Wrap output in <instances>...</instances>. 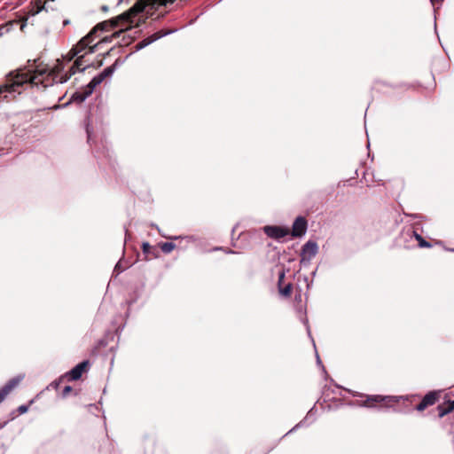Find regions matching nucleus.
Segmentation results:
<instances>
[{"label":"nucleus","instance_id":"f03ea898","mask_svg":"<svg viewBox=\"0 0 454 454\" xmlns=\"http://www.w3.org/2000/svg\"><path fill=\"white\" fill-rule=\"evenodd\" d=\"M115 66L116 63L111 67L105 68L100 74L93 77L92 80L86 85V87L73 94L71 99L78 103L83 102L88 97H90L93 93L95 88L98 85H99L106 77H109L114 74L115 70Z\"/></svg>","mask_w":454,"mask_h":454},{"label":"nucleus","instance_id":"bb28decb","mask_svg":"<svg viewBox=\"0 0 454 454\" xmlns=\"http://www.w3.org/2000/svg\"><path fill=\"white\" fill-rule=\"evenodd\" d=\"M69 23H70V20H65L63 21V26H67V25H68Z\"/></svg>","mask_w":454,"mask_h":454},{"label":"nucleus","instance_id":"b1692460","mask_svg":"<svg viewBox=\"0 0 454 454\" xmlns=\"http://www.w3.org/2000/svg\"><path fill=\"white\" fill-rule=\"evenodd\" d=\"M284 277H285V273H284V272H281V273L279 274V278H278V282H279V283L283 280Z\"/></svg>","mask_w":454,"mask_h":454},{"label":"nucleus","instance_id":"473e14b6","mask_svg":"<svg viewBox=\"0 0 454 454\" xmlns=\"http://www.w3.org/2000/svg\"><path fill=\"white\" fill-rule=\"evenodd\" d=\"M450 251L454 252V249H450Z\"/></svg>","mask_w":454,"mask_h":454},{"label":"nucleus","instance_id":"9b49d317","mask_svg":"<svg viewBox=\"0 0 454 454\" xmlns=\"http://www.w3.org/2000/svg\"><path fill=\"white\" fill-rule=\"evenodd\" d=\"M166 34H160V32L158 33H155L153 34V35H151L150 37H147L144 40H142L141 42H139L137 45H136V49L137 50H141L146 46H148L149 44H151L152 43H153L154 41L161 38L163 35H165Z\"/></svg>","mask_w":454,"mask_h":454},{"label":"nucleus","instance_id":"2eb2a0df","mask_svg":"<svg viewBox=\"0 0 454 454\" xmlns=\"http://www.w3.org/2000/svg\"><path fill=\"white\" fill-rule=\"evenodd\" d=\"M415 239L419 242L420 247H430L431 245L423 239V238L415 231H411Z\"/></svg>","mask_w":454,"mask_h":454},{"label":"nucleus","instance_id":"4468645a","mask_svg":"<svg viewBox=\"0 0 454 454\" xmlns=\"http://www.w3.org/2000/svg\"><path fill=\"white\" fill-rule=\"evenodd\" d=\"M176 248V245L172 242H165L160 245V249L165 254H169Z\"/></svg>","mask_w":454,"mask_h":454},{"label":"nucleus","instance_id":"a878e982","mask_svg":"<svg viewBox=\"0 0 454 454\" xmlns=\"http://www.w3.org/2000/svg\"><path fill=\"white\" fill-rule=\"evenodd\" d=\"M51 386L52 387H54V388H57V381H52V382L51 383Z\"/></svg>","mask_w":454,"mask_h":454},{"label":"nucleus","instance_id":"9d476101","mask_svg":"<svg viewBox=\"0 0 454 454\" xmlns=\"http://www.w3.org/2000/svg\"><path fill=\"white\" fill-rule=\"evenodd\" d=\"M307 221L305 218L299 216L293 223L292 235L294 237H301L306 233Z\"/></svg>","mask_w":454,"mask_h":454},{"label":"nucleus","instance_id":"f8f14e48","mask_svg":"<svg viewBox=\"0 0 454 454\" xmlns=\"http://www.w3.org/2000/svg\"><path fill=\"white\" fill-rule=\"evenodd\" d=\"M454 410V401H449L444 405H439L438 411H439V417L442 418L446 414L450 413Z\"/></svg>","mask_w":454,"mask_h":454},{"label":"nucleus","instance_id":"1a4fd4ad","mask_svg":"<svg viewBox=\"0 0 454 454\" xmlns=\"http://www.w3.org/2000/svg\"><path fill=\"white\" fill-rule=\"evenodd\" d=\"M23 376H17L12 380H10L1 389H0V403L4 400V398L9 395V393L18 386V384L22 380Z\"/></svg>","mask_w":454,"mask_h":454},{"label":"nucleus","instance_id":"ddd939ff","mask_svg":"<svg viewBox=\"0 0 454 454\" xmlns=\"http://www.w3.org/2000/svg\"><path fill=\"white\" fill-rule=\"evenodd\" d=\"M422 400L425 402V403H427V406L433 405L437 400V392H429L423 397Z\"/></svg>","mask_w":454,"mask_h":454},{"label":"nucleus","instance_id":"39448f33","mask_svg":"<svg viewBox=\"0 0 454 454\" xmlns=\"http://www.w3.org/2000/svg\"><path fill=\"white\" fill-rule=\"evenodd\" d=\"M88 366V361H83L76 364L72 370L66 372L59 379V383L65 380H67V381L79 380L82 377V373L87 371Z\"/></svg>","mask_w":454,"mask_h":454},{"label":"nucleus","instance_id":"6ab92c4d","mask_svg":"<svg viewBox=\"0 0 454 454\" xmlns=\"http://www.w3.org/2000/svg\"><path fill=\"white\" fill-rule=\"evenodd\" d=\"M303 426H305V420L301 421L300 423H298L294 427H293V428L288 432V434H290V433L294 432L296 428L301 427H303Z\"/></svg>","mask_w":454,"mask_h":454},{"label":"nucleus","instance_id":"cd10ccee","mask_svg":"<svg viewBox=\"0 0 454 454\" xmlns=\"http://www.w3.org/2000/svg\"><path fill=\"white\" fill-rule=\"evenodd\" d=\"M142 22H145V20H141L139 19V20H138V22H137V23L135 24V26H136V27H137V26H139V23H142Z\"/></svg>","mask_w":454,"mask_h":454},{"label":"nucleus","instance_id":"6e6552de","mask_svg":"<svg viewBox=\"0 0 454 454\" xmlns=\"http://www.w3.org/2000/svg\"><path fill=\"white\" fill-rule=\"evenodd\" d=\"M402 396H395V395H367L366 400L361 406L364 407H373L374 403H381L385 401H392V402H398Z\"/></svg>","mask_w":454,"mask_h":454},{"label":"nucleus","instance_id":"f257e3e1","mask_svg":"<svg viewBox=\"0 0 454 454\" xmlns=\"http://www.w3.org/2000/svg\"><path fill=\"white\" fill-rule=\"evenodd\" d=\"M8 82L0 86V98L2 94L7 98V93H20L25 86L45 89L52 86L56 79L55 67L50 68L48 65L34 60L28 61V65L24 69H20L15 75L11 74Z\"/></svg>","mask_w":454,"mask_h":454},{"label":"nucleus","instance_id":"f3484780","mask_svg":"<svg viewBox=\"0 0 454 454\" xmlns=\"http://www.w3.org/2000/svg\"><path fill=\"white\" fill-rule=\"evenodd\" d=\"M427 407H428L427 405V403H425V402L422 400L416 407L417 411H424Z\"/></svg>","mask_w":454,"mask_h":454},{"label":"nucleus","instance_id":"c85d7f7f","mask_svg":"<svg viewBox=\"0 0 454 454\" xmlns=\"http://www.w3.org/2000/svg\"><path fill=\"white\" fill-rule=\"evenodd\" d=\"M317 362L318 364H321V360H320L318 355H317Z\"/></svg>","mask_w":454,"mask_h":454},{"label":"nucleus","instance_id":"dca6fc26","mask_svg":"<svg viewBox=\"0 0 454 454\" xmlns=\"http://www.w3.org/2000/svg\"><path fill=\"white\" fill-rule=\"evenodd\" d=\"M292 291V285L288 284L284 288L280 289L281 294L284 296H289Z\"/></svg>","mask_w":454,"mask_h":454},{"label":"nucleus","instance_id":"7c9ffc66","mask_svg":"<svg viewBox=\"0 0 454 454\" xmlns=\"http://www.w3.org/2000/svg\"><path fill=\"white\" fill-rule=\"evenodd\" d=\"M102 10H103L104 12H106V11L108 10V7H107V6H106V5H103V6H102Z\"/></svg>","mask_w":454,"mask_h":454},{"label":"nucleus","instance_id":"5701e85b","mask_svg":"<svg viewBox=\"0 0 454 454\" xmlns=\"http://www.w3.org/2000/svg\"><path fill=\"white\" fill-rule=\"evenodd\" d=\"M432 4L434 5L435 4H441L442 3L444 0H430Z\"/></svg>","mask_w":454,"mask_h":454},{"label":"nucleus","instance_id":"4be33fe9","mask_svg":"<svg viewBox=\"0 0 454 454\" xmlns=\"http://www.w3.org/2000/svg\"><path fill=\"white\" fill-rule=\"evenodd\" d=\"M150 248L149 243L145 242L143 244V249L144 251H147Z\"/></svg>","mask_w":454,"mask_h":454},{"label":"nucleus","instance_id":"aec40b11","mask_svg":"<svg viewBox=\"0 0 454 454\" xmlns=\"http://www.w3.org/2000/svg\"><path fill=\"white\" fill-rule=\"evenodd\" d=\"M27 409H28V408H27V406H26V405H20V406L18 408V411H19V412H20V414H23V413H25V412H27Z\"/></svg>","mask_w":454,"mask_h":454},{"label":"nucleus","instance_id":"393cba45","mask_svg":"<svg viewBox=\"0 0 454 454\" xmlns=\"http://www.w3.org/2000/svg\"><path fill=\"white\" fill-rule=\"evenodd\" d=\"M95 47H96V45H95V46H93V47H90V48H89L88 52H89V53H93V52H94V48H95Z\"/></svg>","mask_w":454,"mask_h":454},{"label":"nucleus","instance_id":"0eeeda50","mask_svg":"<svg viewBox=\"0 0 454 454\" xmlns=\"http://www.w3.org/2000/svg\"><path fill=\"white\" fill-rule=\"evenodd\" d=\"M265 234L274 239H280L289 234V229L287 227L277 226V225H267L263 227Z\"/></svg>","mask_w":454,"mask_h":454},{"label":"nucleus","instance_id":"2f4dec72","mask_svg":"<svg viewBox=\"0 0 454 454\" xmlns=\"http://www.w3.org/2000/svg\"><path fill=\"white\" fill-rule=\"evenodd\" d=\"M310 413H311V411L309 412H308V415H307V418L305 419V420L308 419V418L310 415Z\"/></svg>","mask_w":454,"mask_h":454},{"label":"nucleus","instance_id":"423d86ee","mask_svg":"<svg viewBox=\"0 0 454 454\" xmlns=\"http://www.w3.org/2000/svg\"><path fill=\"white\" fill-rule=\"evenodd\" d=\"M86 67L87 66L83 64L82 56L77 58L74 63L68 67V75L67 74L64 75L62 74V71L60 70V63L59 62V83L66 82L77 71H84Z\"/></svg>","mask_w":454,"mask_h":454},{"label":"nucleus","instance_id":"7ed1b4c3","mask_svg":"<svg viewBox=\"0 0 454 454\" xmlns=\"http://www.w3.org/2000/svg\"><path fill=\"white\" fill-rule=\"evenodd\" d=\"M55 8V0H35L28 7L27 17L35 16L43 11L45 12H49L50 11L54 12ZM27 19L28 18H27L26 20H27Z\"/></svg>","mask_w":454,"mask_h":454},{"label":"nucleus","instance_id":"c756f323","mask_svg":"<svg viewBox=\"0 0 454 454\" xmlns=\"http://www.w3.org/2000/svg\"><path fill=\"white\" fill-rule=\"evenodd\" d=\"M6 425V422H4V423H0V429H2L3 427H4V426Z\"/></svg>","mask_w":454,"mask_h":454},{"label":"nucleus","instance_id":"a211bd4d","mask_svg":"<svg viewBox=\"0 0 454 454\" xmlns=\"http://www.w3.org/2000/svg\"><path fill=\"white\" fill-rule=\"evenodd\" d=\"M72 391V387L70 386H66L62 390V395L64 397L67 396L68 394Z\"/></svg>","mask_w":454,"mask_h":454},{"label":"nucleus","instance_id":"412c9836","mask_svg":"<svg viewBox=\"0 0 454 454\" xmlns=\"http://www.w3.org/2000/svg\"><path fill=\"white\" fill-rule=\"evenodd\" d=\"M114 271H118V272L122 271V269H121V262H119L115 265Z\"/></svg>","mask_w":454,"mask_h":454},{"label":"nucleus","instance_id":"20e7f679","mask_svg":"<svg viewBox=\"0 0 454 454\" xmlns=\"http://www.w3.org/2000/svg\"><path fill=\"white\" fill-rule=\"evenodd\" d=\"M318 252V246L315 241L306 242L301 249V263L308 265L309 264L312 258H314Z\"/></svg>","mask_w":454,"mask_h":454}]
</instances>
